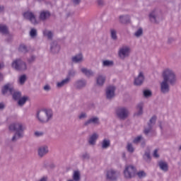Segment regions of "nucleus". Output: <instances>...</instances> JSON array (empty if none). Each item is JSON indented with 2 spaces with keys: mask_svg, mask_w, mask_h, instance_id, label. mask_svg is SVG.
<instances>
[{
  "mask_svg": "<svg viewBox=\"0 0 181 181\" xmlns=\"http://www.w3.org/2000/svg\"><path fill=\"white\" fill-rule=\"evenodd\" d=\"M162 76L163 81L160 82V91L161 94H169L170 93V86H175L177 82L176 72L172 69L167 68L163 70Z\"/></svg>",
  "mask_w": 181,
  "mask_h": 181,
  "instance_id": "1",
  "label": "nucleus"
},
{
  "mask_svg": "<svg viewBox=\"0 0 181 181\" xmlns=\"http://www.w3.org/2000/svg\"><path fill=\"white\" fill-rule=\"evenodd\" d=\"M8 129L10 131H15L16 133L12 138V141H17V139L23 138L25 131H26V125L21 122H16L9 125Z\"/></svg>",
  "mask_w": 181,
  "mask_h": 181,
  "instance_id": "2",
  "label": "nucleus"
},
{
  "mask_svg": "<svg viewBox=\"0 0 181 181\" xmlns=\"http://www.w3.org/2000/svg\"><path fill=\"white\" fill-rule=\"evenodd\" d=\"M36 118L42 124H46L53 119V111L50 109H44L38 111Z\"/></svg>",
  "mask_w": 181,
  "mask_h": 181,
  "instance_id": "3",
  "label": "nucleus"
},
{
  "mask_svg": "<svg viewBox=\"0 0 181 181\" xmlns=\"http://www.w3.org/2000/svg\"><path fill=\"white\" fill-rule=\"evenodd\" d=\"M118 56L120 60H125L127 57H129L131 54V47L128 45H122L118 49Z\"/></svg>",
  "mask_w": 181,
  "mask_h": 181,
  "instance_id": "4",
  "label": "nucleus"
},
{
  "mask_svg": "<svg viewBox=\"0 0 181 181\" xmlns=\"http://www.w3.org/2000/svg\"><path fill=\"white\" fill-rule=\"evenodd\" d=\"M116 115L119 119H127L129 117V110L125 107H119L116 109Z\"/></svg>",
  "mask_w": 181,
  "mask_h": 181,
  "instance_id": "5",
  "label": "nucleus"
},
{
  "mask_svg": "<svg viewBox=\"0 0 181 181\" xmlns=\"http://www.w3.org/2000/svg\"><path fill=\"white\" fill-rule=\"evenodd\" d=\"M105 176L107 180L115 181L118 180V177H119V173L118 170L110 168L106 170Z\"/></svg>",
  "mask_w": 181,
  "mask_h": 181,
  "instance_id": "6",
  "label": "nucleus"
},
{
  "mask_svg": "<svg viewBox=\"0 0 181 181\" xmlns=\"http://www.w3.org/2000/svg\"><path fill=\"white\" fill-rule=\"evenodd\" d=\"M124 177L126 179H132L136 175V168L134 165H126L124 170Z\"/></svg>",
  "mask_w": 181,
  "mask_h": 181,
  "instance_id": "7",
  "label": "nucleus"
},
{
  "mask_svg": "<svg viewBox=\"0 0 181 181\" xmlns=\"http://www.w3.org/2000/svg\"><path fill=\"white\" fill-rule=\"evenodd\" d=\"M11 66L13 69H15V70H18V71H23L28 69L26 62L22 61V59H21L14 60Z\"/></svg>",
  "mask_w": 181,
  "mask_h": 181,
  "instance_id": "8",
  "label": "nucleus"
},
{
  "mask_svg": "<svg viewBox=\"0 0 181 181\" xmlns=\"http://www.w3.org/2000/svg\"><path fill=\"white\" fill-rule=\"evenodd\" d=\"M149 18L151 22H157L162 19V11L159 9H154L150 13Z\"/></svg>",
  "mask_w": 181,
  "mask_h": 181,
  "instance_id": "9",
  "label": "nucleus"
},
{
  "mask_svg": "<svg viewBox=\"0 0 181 181\" xmlns=\"http://www.w3.org/2000/svg\"><path fill=\"white\" fill-rule=\"evenodd\" d=\"M23 17L27 21H29L33 25H37L39 22L36 20V16L32 11H26L23 13Z\"/></svg>",
  "mask_w": 181,
  "mask_h": 181,
  "instance_id": "10",
  "label": "nucleus"
},
{
  "mask_svg": "<svg viewBox=\"0 0 181 181\" xmlns=\"http://www.w3.org/2000/svg\"><path fill=\"white\" fill-rule=\"evenodd\" d=\"M105 95L107 100H112L115 97V86H110L106 88Z\"/></svg>",
  "mask_w": 181,
  "mask_h": 181,
  "instance_id": "11",
  "label": "nucleus"
},
{
  "mask_svg": "<svg viewBox=\"0 0 181 181\" xmlns=\"http://www.w3.org/2000/svg\"><path fill=\"white\" fill-rule=\"evenodd\" d=\"M14 90L15 89L13 88V86L12 84H6L2 88V94H4V95H12V94H13Z\"/></svg>",
  "mask_w": 181,
  "mask_h": 181,
  "instance_id": "12",
  "label": "nucleus"
},
{
  "mask_svg": "<svg viewBox=\"0 0 181 181\" xmlns=\"http://www.w3.org/2000/svg\"><path fill=\"white\" fill-rule=\"evenodd\" d=\"M83 125L85 127H88V125H100V119L97 117H92L86 120Z\"/></svg>",
  "mask_w": 181,
  "mask_h": 181,
  "instance_id": "13",
  "label": "nucleus"
},
{
  "mask_svg": "<svg viewBox=\"0 0 181 181\" xmlns=\"http://www.w3.org/2000/svg\"><path fill=\"white\" fill-rule=\"evenodd\" d=\"M49 152V146L47 145L40 146L37 149L38 156L43 158V156L47 155Z\"/></svg>",
  "mask_w": 181,
  "mask_h": 181,
  "instance_id": "14",
  "label": "nucleus"
},
{
  "mask_svg": "<svg viewBox=\"0 0 181 181\" xmlns=\"http://www.w3.org/2000/svg\"><path fill=\"white\" fill-rule=\"evenodd\" d=\"M100 135L97 132H94L92 134H90L88 140L89 145L94 146L95 144H97V140L98 139Z\"/></svg>",
  "mask_w": 181,
  "mask_h": 181,
  "instance_id": "15",
  "label": "nucleus"
},
{
  "mask_svg": "<svg viewBox=\"0 0 181 181\" xmlns=\"http://www.w3.org/2000/svg\"><path fill=\"white\" fill-rule=\"evenodd\" d=\"M74 86L78 90H81V88H84L87 86V80L78 79L74 83Z\"/></svg>",
  "mask_w": 181,
  "mask_h": 181,
  "instance_id": "16",
  "label": "nucleus"
},
{
  "mask_svg": "<svg viewBox=\"0 0 181 181\" xmlns=\"http://www.w3.org/2000/svg\"><path fill=\"white\" fill-rule=\"evenodd\" d=\"M145 80V76H144V72L140 71L139 75L134 78L135 86H141Z\"/></svg>",
  "mask_w": 181,
  "mask_h": 181,
  "instance_id": "17",
  "label": "nucleus"
},
{
  "mask_svg": "<svg viewBox=\"0 0 181 181\" xmlns=\"http://www.w3.org/2000/svg\"><path fill=\"white\" fill-rule=\"evenodd\" d=\"M155 122H156V117L153 116L151 119L150 122L148 123V128H145L144 129V134H146V135H148V134L152 131V127H153V125H155Z\"/></svg>",
  "mask_w": 181,
  "mask_h": 181,
  "instance_id": "18",
  "label": "nucleus"
},
{
  "mask_svg": "<svg viewBox=\"0 0 181 181\" xmlns=\"http://www.w3.org/2000/svg\"><path fill=\"white\" fill-rule=\"evenodd\" d=\"M100 144L101 149H108L111 146V140L105 138L100 141Z\"/></svg>",
  "mask_w": 181,
  "mask_h": 181,
  "instance_id": "19",
  "label": "nucleus"
},
{
  "mask_svg": "<svg viewBox=\"0 0 181 181\" xmlns=\"http://www.w3.org/2000/svg\"><path fill=\"white\" fill-rule=\"evenodd\" d=\"M50 50L52 53H59V52H60V45L57 43V42L54 41L50 44Z\"/></svg>",
  "mask_w": 181,
  "mask_h": 181,
  "instance_id": "20",
  "label": "nucleus"
},
{
  "mask_svg": "<svg viewBox=\"0 0 181 181\" xmlns=\"http://www.w3.org/2000/svg\"><path fill=\"white\" fill-rule=\"evenodd\" d=\"M119 21L120 23H124V25L131 23V16L128 14L119 16Z\"/></svg>",
  "mask_w": 181,
  "mask_h": 181,
  "instance_id": "21",
  "label": "nucleus"
},
{
  "mask_svg": "<svg viewBox=\"0 0 181 181\" xmlns=\"http://www.w3.org/2000/svg\"><path fill=\"white\" fill-rule=\"evenodd\" d=\"M71 61L73 63H83V62H84V57L83 56V54L79 53L71 57Z\"/></svg>",
  "mask_w": 181,
  "mask_h": 181,
  "instance_id": "22",
  "label": "nucleus"
},
{
  "mask_svg": "<svg viewBox=\"0 0 181 181\" xmlns=\"http://www.w3.org/2000/svg\"><path fill=\"white\" fill-rule=\"evenodd\" d=\"M136 111L134 113L135 117H141L144 114V103H139L136 108Z\"/></svg>",
  "mask_w": 181,
  "mask_h": 181,
  "instance_id": "23",
  "label": "nucleus"
},
{
  "mask_svg": "<svg viewBox=\"0 0 181 181\" xmlns=\"http://www.w3.org/2000/svg\"><path fill=\"white\" fill-rule=\"evenodd\" d=\"M105 83V76L104 75H98L96 77V84L99 86V87H103L104 83Z\"/></svg>",
  "mask_w": 181,
  "mask_h": 181,
  "instance_id": "24",
  "label": "nucleus"
},
{
  "mask_svg": "<svg viewBox=\"0 0 181 181\" xmlns=\"http://www.w3.org/2000/svg\"><path fill=\"white\" fill-rule=\"evenodd\" d=\"M158 166L160 169V170H163V172H168L169 170V165L166 161H160L158 163Z\"/></svg>",
  "mask_w": 181,
  "mask_h": 181,
  "instance_id": "25",
  "label": "nucleus"
},
{
  "mask_svg": "<svg viewBox=\"0 0 181 181\" xmlns=\"http://www.w3.org/2000/svg\"><path fill=\"white\" fill-rule=\"evenodd\" d=\"M70 83V79L69 78H66L59 82L57 83V88H62L64 87V86H67Z\"/></svg>",
  "mask_w": 181,
  "mask_h": 181,
  "instance_id": "26",
  "label": "nucleus"
},
{
  "mask_svg": "<svg viewBox=\"0 0 181 181\" xmlns=\"http://www.w3.org/2000/svg\"><path fill=\"white\" fill-rule=\"evenodd\" d=\"M81 73H83V74H85V76H86L87 77H92V76H94V72H93V71L88 69L87 68H81Z\"/></svg>",
  "mask_w": 181,
  "mask_h": 181,
  "instance_id": "27",
  "label": "nucleus"
},
{
  "mask_svg": "<svg viewBox=\"0 0 181 181\" xmlns=\"http://www.w3.org/2000/svg\"><path fill=\"white\" fill-rule=\"evenodd\" d=\"M134 36L137 39L144 36V28H139L134 33Z\"/></svg>",
  "mask_w": 181,
  "mask_h": 181,
  "instance_id": "28",
  "label": "nucleus"
},
{
  "mask_svg": "<svg viewBox=\"0 0 181 181\" xmlns=\"http://www.w3.org/2000/svg\"><path fill=\"white\" fill-rule=\"evenodd\" d=\"M29 100V97L28 96H23L22 98H20L18 101V104L19 107H23L25 104H26V101Z\"/></svg>",
  "mask_w": 181,
  "mask_h": 181,
  "instance_id": "29",
  "label": "nucleus"
},
{
  "mask_svg": "<svg viewBox=\"0 0 181 181\" xmlns=\"http://www.w3.org/2000/svg\"><path fill=\"white\" fill-rule=\"evenodd\" d=\"M134 144H139L141 142V146L145 145V139L142 138V136H138L133 140Z\"/></svg>",
  "mask_w": 181,
  "mask_h": 181,
  "instance_id": "30",
  "label": "nucleus"
},
{
  "mask_svg": "<svg viewBox=\"0 0 181 181\" xmlns=\"http://www.w3.org/2000/svg\"><path fill=\"white\" fill-rule=\"evenodd\" d=\"M49 16H50L49 11H42L40 14V19H41V21H46Z\"/></svg>",
  "mask_w": 181,
  "mask_h": 181,
  "instance_id": "31",
  "label": "nucleus"
},
{
  "mask_svg": "<svg viewBox=\"0 0 181 181\" xmlns=\"http://www.w3.org/2000/svg\"><path fill=\"white\" fill-rule=\"evenodd\" d=\"M43 35L45 37H47V39H52L53 37V32L49 30H43Z\"/></svg>",
  "mask_w": 181,
  "mask_h": 181,
  "instance_id": "32",
  "label": "nucleus"
},
{
  "mask_svg": "<svg viewBox=\"0 0 181 181\" xmlns=\"http://www.w3.org/2000/svg\"><path fill=\"white\" fill-rule=\"evenodd\" d=\"M77 74V72L74 69H71L68 72V75L66 76V78L69 79V81H71V78L74 77Z\"/></svg>",
  "mask_w": 181,
  "mask_h": 181,
  "instance_id": "33",
  "label": "nucleus"
},
{
  "mask_svg": "<svg viewBox=\"0 0 181 181\" xmlns=\"http://www.w3.org/2000/svg\"><path fill=\"white\" fill-rule=\"evenodd\" d=\"M103 67H112L114 66V62L111 60H104L103 61Z\"/></svg>",
  "mask_w": 181,
  "mask_h": 181,
  "instance_id": "34",
  "label": "nucleus"
},
{
  "mask_svg": "<svg viewBox=\"0 0 181 181\" xmlns=\"http://www.w3.org/2000/svg\"><path fill=\"white\" fill-rule=\"evenodd\" d=\"M11 95H13V100H19L21 98V97L22 96V95L21 94V92L16 91L15 89H14L13 93L11 94Z\"/></svg>",
  "mask_w": 181,
  "mask_h": 181,
  "instance_id": "35",
  "label": "nucleus"
},
{
  "mask_svg": "<svg viewBox=\"0 0 181 181\" xmlns=\"http://www.w3.org/2000/svg\"><path fill=\"white\" fill-rule=\"evenodd\" d=\"M0 33H3V35L8 34V27H6V25H0Z\"/></svg>",
  "mask_w": 181,
  "mask_h": 181,
  "instance_id": "36",
  "label": "nucleus"
},
{
  "mask_svg": "<svg viewBox=\"0 0 181 181\" xmlns=\"http://www.w3.org/2000/svg\"><path fill=\"white\" fill-rule=\"evenodd\" d=\"M73 179L74 181L80 180V171H74Z\"/></svg>",
  "mask_w": 181,
  "mask_h": 181,
  "instance_id": "37",
  "label": "nucleus"
},
{
  "mask_svg": "<svg viewBox=\"0 0 181 181\" xmlns=\"http://www.w3.org/2000/svg\"><path fill=\"white\" fill-rule=\"evenodd\" d=\"M110 36L113 40H117V30L111 29L110 30Z\"/></svg>",
  "mask_w": 181,
  "mask_h": 181,
  "instance_id": "38",
  "label": "nucleus"
},
{
  "mask_svg": "<svg viewBox=\"0 0 181 181\" xmlns=\"http://www.w3.org/2000/svg\"><path fill=\"white\" fill-rule=\"evenodd\" d=\"M26 81V75H22L18 78V83L21 86H23L25 84V82Z\"/></svg>",
  "mask_w": 181,
  "mask_h": 181,
  "instance_id": "39",
  "label": "nucleus"
},
{
  "mask_svg": "<svg viewBox=\"0 0 181 181\" xmlns=\"http://www.w3.org/2000/svg\"><path fill=\"white\" fill-rule=\"evenodd\" d=\"M127 149L128 152H130V153H133V152L135 151L134 146L131 143L127 144Z\"/></svg>",
  "mask_w": 181,
  "mask_h": 181,
  "instance_id": "40",
  "label": "nucleus"
},
{
  "mask_svg": "<svg viewBox=\"0 0 181 181\" xmlns=\"http://www.w3.org/2000/svg\"><path fill=\"white\" fill-rule=\"evenodd\" d=\"M30 36L33 38L36 37V36H37V30L35 28H32L30 31Z\"/></svg>",
  "mask_w": 181,
  "mask_h": 181,
  "instance_id": "41",
  "label": "nucleus"
},
{
  "mask_svg": "<svg viewBox=\"0 0 181 181\" xmlns=\"http://www.w3.org/2000/svg\"><path fill=\"white\" fill-rule=\"evenodd\" d=\"M18 49L19 52H22V53H26L28 52V47H26L25 45H20Z\"/></svg>",
  "mask_w": 181,
  "mask_h": 181,
  "instance_id": "42",
  "label": "nucleus"
},
{
  "mask_svg": "<svg viewBox=\"0 0 181 181\" xmlns=\"http://www.w3.org/2000/svg\"><path fill=\"white\" fill-rule=\"evenodd\" d=\"M144 95L146 97V98H148V97H151L152 95V91L149 90H144Z\"/></svg>",
  "mask_w": 181,
  "mask_h": 181,
  "instance_id": "43",
  "label": "nucleus"
},
{
  "mask_svg": "<svg viewBox=\"0 0 181 181\" xmlns=\"http://www.w3.org/2000/svg\"><path fill=\"white\" fill-rule=\"evenodd\" d=\"M43 90L46 93H49V91H52V86L50 85H49V84H45L43 86Z\"/></svg>",
  "mask_w": 181,
  "mask_h": 181,
  "instance_id": "44",
  "label": "nucleus"
},
{
  "mask_svg": "<svg viewBox=\"0 0 181 181\" xmlns=\"http://www.w3.org/2000/svg\"><path fill=\"white\" fill-rule=\"evenodd\" d=\"M137 176L140 178L146 177V173L145 171L141 170L137 173Z\"/></svg>",
  "mask_w": 181,
  "mask_h": 181,
  "instance_id": "45",
  "label": "nucleus"
},
{
  "mask_svg": "<svg viewBox=\"0 0 181 181\" xmlns=\"http://www.w3.org/2000/svg\"><path fill=\"white\" fill-rule=\"evenodd\" d=\"M78 118H79V119H86V118H87V113L86 112H81L78 116Z\"/></svg>",
  "mask_w": 181,
  "mask_h": 181,
  "instance_id": "46",
  "label": "nucleus"
},
{
  "mask_svg": "<svg viewBox=\"0 0 181 181\" xmlns=\"http://www.w3.org/2000/svg\"><path fill=\"white\" fill-rule=\"evenodd\" d=\"M153 158H159V149L154 150L153 153Z\"/></svg>",
  "mask_w": 181,
  "mask_h": 181,
  "instance_id": "47",
  "label": "nucleus"
},
{
  "mask_svg": "<svg viewBox=\"0 0 181 181\" xmlns=\"http://www.w3.org/2000/svg\"><path fill=\"white\" fill-rule=\"evenodd\" d=\"M82 159H90V154L88 153H83L81 155Z\"/></svg>",
  "mask_w": 181,
  "mask_h": 181,
  "instance_id": "48",
  "label": "nucleus"
},
{
  "mask_svg": "<svg viewBox=\"0 0 181 181\" xmlns=\"http://www.w3.org/2000/svg\"><path fill=\"white\" fill-rule=\"evenodd\" d=\"M36 60V57L32 55L30 58L28 59V63H33Z\"/></svg>",
  "mask_w": 181,
  "mask_h": 181,
  "instance_id": "49",
  "label": "nucleus"
},
{
  "mask_svg": "<svg viewBox=\"0 0 181 181\" xmlns=\"http://www.w3.org/2000/svg\"><path fill=\"white\" fill-rule=\"evenodd\" d=\"M144 159H151V154L149 152H146L144 156Z\"/></svg>",
  "mask_w": 181,
  "mask_h": 181,
  "instance_id": "50",
  "label": "nucleus"
},
{
  "mask_svg": "<svg viewBox=\"0 0 181 181\" xmlns=\"http://www.w3.org/2000/svg\"><path fill=\"white\" fill-rule=\"evenodd\" d=\"M35 136H37V137L43 136V132H35Z\"/></svg>",
  "mask_w": 181,
  "mask_h": 181,
  "instance_id": "51",
  "label": "nucleus"
},
{
  "mask_svg": "<svg viewBox=\"0 0 181 181\" xmlns=\"http://www.w3.org/2000/svg\"><path fill=\"white\" fill-rule=\"evenodd\" d=\"M173 42H175V38L170 37L168 39V43L170 44V43H173Z\"/></svg>",
  "mask_w": 181,
  "mask_h": 181,
  "instance_id": "52",
  "label": "nucleus"
},
{
  "mask_svg": "<svg viewBox=\"0 0 181 181\" xmlns=\"http://www.w3.org/2000/svg\"><path fill=\"white\" fill-rule=\"evenodd\" d=\"M74 5H78L81 2V0H72Z\"/></svg>",
  "mask_w": 181,
  "mask_h": 181,
  "instance_id": "53",
  "label": "nucleus"
},
{
  "mask_svg": "<svg viewBox=\"0 0 181 181\" xmlns=\"http://www.w3.org/2000/svg\"><path fill=\"white\" fill-rule=\"evenodd\" d=\"M39 181H47V177H42Z\"/></svg>",
  "mask_w": 181,
  "mask_h": 181,
  "instance_id": "54",
  "label": "nucleus"
},
{
  "mask_svg": "<svg viewBox=\"0 0 181 181\" xmlns=\"http://www.w3.org/2000/svg\"><path fill=\"white\" fill-rule=\"evenodd\" d=\"M98 5H103L104 4V1L103 0H98Z\"/></svg>",
  "mask_w": 181,
  "mask_h": 181,
  "instance_id": "55",
  "label": "nucleus"
},
{
  "mask_svg": "<svg viewBox=\"0 0 181 181\" xmlns=\"http://www.w3.org/2000/svg\"><path fill=\"white\" fill-rule=\"evenodd\" d=\"M4 108H5L4 103H0V110H4Z\"/></svg>",
  "mask_w": 181,
  "mask_h": 181,
  "instance_id": "56",
  "label": "nucleus"
},
{
  "mask_svg": "<svg viewBox=\"0 0 181 181\" xmlns=\"http://www.w3.org/2000/svg\"><path fill=\"white\" fill-rule=\"evenodd\" d=\"M4 63H1V64H0V69H4Z\"/></svg>",
  "mask_w": 181,
  "mask_h": 181,
  "instance_id": "57",
  "label": "nucleus"
},
{
  "mask_svg": "<svg viewBox=\"0 0 181 181\" xmlns=\"http://www.w3.org/2000/svg\"><path fill=\"white\" fill-rule=\"evenodd\" d=\"M4 11V6H0V13Z\"/></svg>",
  "mask_w": 181,
  "mask_h": 181,
  "instance_id": "58",
  "label": "nucleus"
},
{
  "mask_svg": "<svg viewBox=\"0 0 181 181\" xmlns=\"http://www.w3.org/2000/svg\"><path fill=\"white\" fill-rule=\"evenodd\" d=\"M4 11V6H0V13Z\"/></svg>",
  "mask_w": 181,
  "mask_h": 181,
  "instance_id": "59",
  "label": "nucleus"
},
{
  "mask_svg": "<svg viewBox=\"0 0 181 181\" xmlns=\"http://www.w3.org/2000/svg\"><path fill=\"white\" fill-rule=\"evenodd\" d=\"M3 78H4V76L1 74H0V80H2Z\"/></svg>",
  "mask_w": 181,
  "mask_h": 181,
  "instance_id": "60",
  "label": "nucleus"
},
{
  "mask_svg": "<svg viewBox=\"0 0 181 181\" xmlns=\"http://www.w3.org/2000/svg\"><path fill=\"white\" fill-rule=\"evenodd\" d=\"M159 127H160V129H162V122H160Z\"/></svg>",
  "mask_w": 181,
  "mask_h": 181,
  "instance_id": "61",
  "label": "nucleus"
},
{
  "mask_svg": "<svg viewBox=\"0 0 181 181\" xmlns=\"http://www.w3.org/2000/svg\"><path fill=\"white\" fill-rule=\"evenodd\" d=\"M180 151H181V146H180Z\"/></svg>",
  "mask_w": 181,
  "mask_h": 181,
  "instance_id": "62",
  "label": "nucleus"
}]
</instances>
